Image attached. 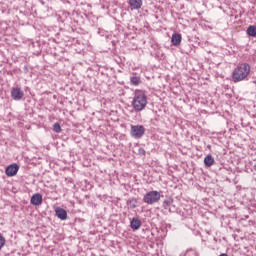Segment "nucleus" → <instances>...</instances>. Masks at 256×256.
Here are the masks:
<instances>
[{
    "instance_id": "f257e3e1",
    "label": "nucleus",
    "mask_w": 256,
    "mask_h": 256,
    "mask_svg": "<svg viewBox=\"0 0 256 256\" xmlns=\"http://www.w3.org/2000/svg\"><path fill=\"white\" fill-rule=\"evenodd\" d=\"M249 73H251V66L249 64H238L232 72V81L234 83H241V81H245L249 77Z\"/></svg>"
},
{
    "instance_id": "f03ea898",
    "label": "nucleus",
    "mask_w": 256,
    "mask_h": 256,
    "mask_svg": "<svg viewBox=\"0 0 256 256\" xmlns=\"http://www.w3.org/2000/svg\"><path fill=\"white\" fill-rule=\"evenodd\" d=\"M132 106L134 107L135 111H143V109L147 107V95H145V92L141 90H137L135 92Z\"/></svg>"
},
{
    "instance_id": "7ed1b4c3",
    "label": "nucleus",
    "mask_w": 256,
    "mask_h": 256,
    "mask_svg": "<svg viewBox=\"0 0 256 256\" xmlns=\"http://www.w3.org/2000/svg\"><path fill=\"white\" fill-rule=\"evenodd\" d=\"M161 199V193L153 190L145 194L143 201L147 203V205H153V203L159 202Z\"/></svg>"
},
{
    "instance_id": "20e7f679",
    "label": "nucleus",
    "mask_w": 256,
    "mask_h": 256,
    "mask_svg": "<svg viewBox=\"0 0 256 256\" xmlns=\"http://www.w3.org/2000/svg\"><path fill=\"white\" fill-rule=\"evenodd\" d=\"M131 136L134 137V139H141L143 135H145V127L142 125H135L131 126Z\"/></svg>"
},
{
    "instance_id": "39448f33",
    "label": "nucleus",
    "mask_w": 256,
    "mask_h": 256,
    "mask_svg": "<svg viewBox=\"0 0 256 256\" xmlns=\"http://www.w3.org/2000/svg\"><path fill=\"white\" fill-rule=\"evenodd\" d=\"M5 173H6L7 177H15V175H17V173H19V165H17V164L9 165L6 168Z\"/></svg>"
},
{
    "instance_id": "423d86ee",
    "label": "nucleus",
    "mask_w": 256,
    "mask_h": 256,
    "mask_svg": "<svg viewBox=\"0 0 256 256\" xmlns=\"http://www.w3.org/2000/svg\"><path fill=\"white\" fill-rule=\"evenodd\" d=\"M23 92L21 91V88L14 87L11 90V97L14 99V101H21L23 99Z\"/></svg>"
},
{
    "instance_id": "0eeeda50",
    "label": "nucleus",
    "mask_w": 256,
    "mask_h": 256,
    "mask_svg": "<svg viewBox=\"0 0 256 256\" xmlns=\"http://www.w3.org/2000/svg\"><path fill=\"white\" fill-rule=\"evenodd\" d=\"M128 5L130 6L131 11H135L143 7V0H129Z\"/></svg>"
},
{
    "instance_id": "6e6552de",
    "label": "nucleus",
    "mask_w": 256,
    "mask_h": 256,
    "mask_svg": "<svg viewBox=\"0 0 256 256\" xmlns=\"http://www.w3.org/2000/svg\"><path fill=\"white\" fill-rule=\"evenodd\" d=\"M30 202L32 205L39 207L43 203V196L40 193H36L31 197Z\"/></svg>"
},
{
    "instance_id": "1a4fd4ad",
    "label": "nucleus",
    "mask_w": 256,
    "mask_h": 256,
    "mask_svg": "<svg viewBox=\"0 0 256 256\" xmlns=\"http://www.w3.org/2000/svg\"><path fill=\"white\" fill-rule=\"evenodd\" d=\"M181 41H183V36H181V34H172L171 43L174 47H179V45H181Z\"/></svg>"
},
{
    "instance_id": "9d476101",
    "label": "nucleus",
    "mask_w": 256,
    "mask_h": 256,
    "mask_svg": "<svg viewBox=\"0 0 256 256\" xmlns=\"http://www.w3.org/2000/svg\"><path fill=\"white\" fill-rule=\"evenodd\" d=\"M55 214L58 219H61V221H65L67 219V211L63 208L57 207L55 209Z\"/></svg>"
},
{
    "instance_id": "9b49d317",
    "label": "nucleus",
    "mask_w": 256,
    "mask_h": 256,
    "mask_svg": "<svg viewBox=\"0 0 256 256\" xmlns=\"http://www.w3.org/2000/svg\"><path fill=\"white\" fill-rule=\"evenodd\" d=\"M130 227L133 231L141 229V220L139 218H133L130 222Z\"/></svg>"
},
{
    "instance_id": "f8f14e48",
    "label": "nucleus",
    "mask_w": 256,
    "mask_h": 256,
    "mask_svg": "<svg viewBox=\"0 0 256 256\" xmlns=\"http://www.w3.org/2000/svg\"><path fill=\"white\" fill-rule=\"evenodd\" d=\"M204 164L206 167H213V165H215V158H213L211 155H207L204 158Z\"/></svg>"
},
{
    "instance_id": "ddd939ff",
    "label": "nucleus",
    "mask_w": 256,
    "mask_h": 256,
    "mask_svg": "<svg viewBox=\"0 0 256 256\" xmlns=\"http://www.w3.org/2000/svg\"><path fill=\"white\" fill-rule=\"evenodd\" d=\"M130 82H131L132 85L137 87V85H139L141 83V77L133 76V77L130 78Z\"/></svg>"
},
{
    "instance_id": "4468645a",
    "label": "nucleus",
    "mask_w": 256,
    "mask_h": 256,
    "mask_svg": "<svg viewBox=\"0 0 256 256\" xmlns=\"http://www.w3.org/2000/svg\"><path fill=\"white\" fill-rule=\"evenodd\" d=\"M247 33L250 35V37H256V26H249Z\"/></svg>"
},
{
    "instance_id": "2eb2a0df",
    "label": "nucleus",
    "mask_w": 256,
    "mask_h": 256,
    "mask_svg": "<svg viewBox=\"0 0 256 256\" xmlns=\"http://www.w3.org/2000/svg\"><path fill=\"white\" fill-rule=\"evenodd\" d=\"M5 243H7V240L0 234V251L5 247Z\"/></svg>"
},
{
    "instance_id": "dca6fc26",
    "label": "nucleus",
    "mask_w": 256,
    "mask_h": 256,
    "mask_svg": "<svg viewBox=\"0 0 256 256\" xmlns=\"http://www.w3.org/2000/svg\"><path fill=\"white\" fill-rule=\"evenodd\" d=\"M53 131H55V133H61V125H59V123H55L53 125Z\"/></svg>"
}]
</instances>
